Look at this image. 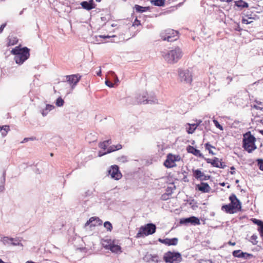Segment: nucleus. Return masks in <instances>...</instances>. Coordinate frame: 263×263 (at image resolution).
<instances>
[{"label":"nucleus","mask_w":263,"mask_h":263,"mask_svg":"<svg viewBox=\"0 0 263 263\" xmlns=\"http://www.w3.org/2000/svg\"><path fill=\"white\" fill-rule=\"evenodd\" d=\"M178 31L171 29H168L162 32L160 34L161 39L167 42H173L178 39Z\"/></svg>","instance_id":"nucleus-7"},{"label":"nucleus","mask_w":263,"mask_h":263,"mask_svg":"<svg viewBox=\"0 0 263 263\" xmlns=\"http://www.w3.org/2000/svg\"><path fill=\"white\" fill-rule=\"evenodd\" d=\"M111 143V142L110 140H105V141H103L102 142L100 143L99 144V146L101 149H102L103 150H105L106 148H107V147L109 144H110Z\"/></svg>","instance_id":"nucleus-30"},{"label":"nucleus","mask_w":263,"mask_h":263,"mask_svg":"<svg viewBox=\"0 0 263 263\" xmlns=\"http://www.w3.org/2000/svg\"><path fill=\"white\" fill-rule=\"evenodd\" d=\"M198 190L203 193H209L210 191L211 187L208 183L201 182L200 184L197 185Z\"/></svg>","instance_id":"nucleus-19"},{"label":"nucleus","mask_w":263,"mask_h":263,"mask_svg":"<svg viewBox=\"0 0 263 263\" xmlns=\"http://www.w3.org/2000/svg\"><path fill=\"white\" fill-rule=\"evenodd\" d=\"M187 202L193 210H195L198 208L197 202L194 199L189 200Z\"/></svg>","instance_id":"nucleus-37"},{"label":"nucleus","mask_w":263,"mask_h":263,"mask_svg":"<svg viewBox=\"0 0 263 263\" xmlns=\"http://www.w3.org/2000/svg\"><path fill=\"white\" fill-rule=\"evenodd\" d=\"M93 193L92 191L88 190L85 192L82 195V198L88 199V197H90Z\"/></svg>","instance_id":"nucleus-40"},{"label":"nucleus","mask_w":263,"mask_h":263,"mask_svg":"<svg viewBox=\"0 0 263 263\" xmlns=\"http://www.w3.org/2000/svg\"><path fill=\"white\" fill-rule=\"evenodd\" d=\"M251 22H252V21H249L248 20H247L246 18H243L242 19V23L243 24H249L251 23Z\"/></svg>","instance_id":"nucleus-52"},{"label":"nucleus","mask_w":263,"mask_h":263,"mask_svg":"<svg viewBox=\"0 0 263 263\" xmlns=\"http://www.w3.org/2000/svg\"><path fill=\"white\" fill-rule=\"evenodd\" d=\"M178 77L180 82L185 84H191L193 80L192 69H181L178 70Z\"/></svg>","instance_id":"nucleus-5"},{"label":"nucleus","mask_w":263,"mask_h":263,"mask_svg":"<svg viewBox=\"0 0 263 263\" xmlns=\"http://www.w3.org/2000/svg\"><path fill=\"white\" fill-rule=\"evenodd\" d=\"M257 164L260 170L263 171V160L259 159L257 160Z\"/></svg>","instance_id":"nucleus-47"},{"label":"nucleus","mask_w":263,"mask_h":263,"mask_svg":"<svg viewBox=\"0 0 263 263\" xmlns=\"http://www.w3.org/2000/svg\"><path fill=\"white\" fill-rule=\"evenodd\" d=\"M54 108V106L51 104H46V107L44 109L41 110V114L43 117L46 116L49 111L53 110Z\"/></svg>","instance_id":"nucleus-23"},{"label":"nucleus","mask_w":263,"mask_h":263,"mask_svg":"<svg viewBox=\"0 0 263 263\" xmlns=\"http://www.w3.org/2000/svg\"><path fill=\"white\" fill-rule=\"evenodd\" d=\"M81 77L82 76L79 74H71L66 76V80L70 85L71 89H73L75 88Z\"/></svg>","instance_id":"nucleus-9"},{"label":"nucleus","mask_w":263,"mask_h":263,"mask_svg":"<svg viewBox=\"0 0 263 263\" xmlns=\"http://www.w3.org/2000/svg\"><path fill=\"white\" fill-rule=\"evenodd\" d=\"M158 241L163 243L166 246H176L178 242V239L177 238H166L165 239L159 238Z\"/></svg>","instance_id":"nucleus-15"},{"label":"nucleus","mask_w":263,"mask_h":263,"mask_svg":"<svg viewBox=\"0 0 263 263\" xmlns=\"http://www.w3.org/2000/svg\"><path fill=\"white\" fill-rule=\"evenodd\" d=\"M102 221L97 217H92L86 222L85 226L87 227L88 225H90V227H95L97 226L101 225Z\"/></svg>","instance_id":"nucleus-16"},{"label":"nucleus","mask_w":263,"mask_h":263,"mask_svg":"<svg viewBox=\"0 0 263 263\" xmlns=\"http://www.w3.org/2000/svg\"><path fill=\"white\" fill-rule=\"evenodd\" d=\"M256 138L249 131L243 134L242 147L249 153H252L257 148L255 145Z\"/></svg>","instance_id":"nucleus-3"},{"label":"nucleus","mask_w":263,"mask_h":263,"mask_svg":"<svg viewBox=\"0 0 263 263\" xmlns=\"http://www.w3.org/2000/svg\"><path fill=\"white\" fill-rule=\"evenodd\" d=\"M29 141L28 138H25L21 142V143H24Z\"/></svg>","instance_id":"nucleus-60"},{"label":"nucleus","mask_w":263,"mask_h":263,"mask_svg":"<svg viewBox=\"0 0 263 263\" xmlns=\"http://www.w3.org/2000/svg\"><path fill=\"white\" fill-rule=\"evenodd\" d=\"M254 108L256 109H259V110H262L263 109V108L262 107H259V106H258L257 105H254Z\"/></svg>","instance_id":"nucleus-59"},{"label":"nucleus","mask_w":263,"mask_h":263,"mask_svg":"<svg viewBox=\"0 0 263 263\" xmlns=\"http://www.w3.org/2000/svg\"><path fill=\"white\" fill-rule=\"evenodd\" d=\"M28 139H29V140H30V141H34V140H36V138L35 137H29V138H28Z\"/></svg>","instance_id":"nucleus-63"},{"label":"nucleus","mask_w":263,"mask_h":263,"mask_svg":"<svg viewBox=\"0 0 263 263\" xmlns=\"http://www.w3.org/2000/svg\"><path fill=\"white\" fill-rule=\"evenodd\" d=\"M97 75L98 76H101V69L100 67L99 68V71L97 72Z\"/></svg>","instance_id":"nucleus-62"},{"label":"nucleus","mask_w":263,"mask_h":263,"mask_svg":"<svg viewBox=\"0 0 263 263\" xmlns=\"http://www.w3.org/2000/svg\"><path fill=\"white\" fill-rule=\"evenodd\" d=\"M163 259L166 263H179L182 260L181 255L178 252L168 251L163 256Z\"/></svg>","instance_id":"nucleus-6"},{"label":"nucleus","mask_w":263,"mask_h":263,"mask_svg":"<svg viewBox=\"0 0 263 263\" xmlns=\"http://www.w3.org/2000/svg\"><path fill=\"white\" fill-rule=\"evenodd\" d=\"M108 249H109L112 252L118 253L121 252V248L120 246L110 243L108 246Z\"/></svg>","instance_id":"nucleus-24"},{"label":"nucleus","mask_w":263,"mask_h":263,"mask_svg":"<svg viewBox=\"0 0 263 263\" xmlns=\"http://www.w3.org/2000/svg\"><path fill=\"white\" fill-rule=\"evenodd\" d=\"M139 101L141 103H143V104H154L158 103V100L154 94L147 95L146 93V98L143 100L140 99Z\"/></svg>","instance_id":"nucleus-14"},{"label":"nucleus","mask_w":263,"mask_h":263,"mask_svg":"<svg viewBox=\"0 0 263 263\" xmlns=\"http://www.w3.org/2000/svg\"><path fill=\"white\" fill-rule=\"evenodd\" d=\"M258 231L259 232L260 236L263 237V225L261 226L260 228H258Z\"/></svg>","instance_id":"nucleus-51"},{"label":"nucleus","mask_w":263,"mask_h":263,"mask_svg":"<svg viewBox=\"0 0 263 263\" xmlns=\"http://www.w3.org/2000/svg\"><path fill=\"white\" fill-rule=\"evenodd\" d=\"M6 26V23L2 24L0 27V33H2L4 29Z\"/></svg>","instance_id":"nucleus-54"},{"label":"nucleus","mask_w":263,"mask_h":263,"mask_svg":"<svg viewBox=\"0 0 263 263\" xmlns=\"http://www.w3.org/2000/svg\"><path fill=\"white\" fill-rule=\"evenodd\" d=\"M120 159L121 161H122L123 162H127V157L126 156H123L120 158Z\"/></svg>","instance_id":"nucleus-55"},{"label":"nucleus","mask_w":263,"mask_h":263,"mask_svg":"<svg viewBox=\"0 0 263 263\" xmlns=\"http://www.w3.org/2000/svg\"><path fill=\"white\" fill-rule=\"evenodd\" d=\"M219 162V159L217 157H215L214 159L212 160L211 164L213 166L217 167Z\"/></svg>","instance_id":"nucleus-45"},{"label":"nucleus","mask_w":263,"mask_h":263,"mask_svg":"<svg viewBox=\"0 0 263 263\" xmlns=\"http://www.w3.org/2000/svg\"><path fill=\"white\" fill-rule=\"evenodd\" d=\"M116 151L119 150L122 148V146L121 144H117L115 145Z\"/></svg>","instance_id":"nucleus-56"},{"label":"nucleus","mask_w":263,"mask_h":263,"mask_svg":"<svg viewBox=\"0 0 263 263\" xmlns=\"http://www.w3.org/2000/svg\"><path fill=\"white\" fill-rule=\"evenodd\" d=\"M165 0H151V3L156 6H163L165 4Z\"/></svg>","instance_id":"nucleus-31"},{"label":"nucleus","mask_w":263,"mask_h":263,"mask_svg":"<svg viewBox=\"0 0 263 263\" xmlns=\"http://www.w3.org/2000/svg\"><path fill=\"white\" fill-rule=\"evenodd\" d=\"M146 98V92H143L142 94H139L136 97V102L138 104H143L139 101L140 99L143 100Z\"/></svg>","instance_id":"nucleus-35"},{"label":"nucleus","mask_w":263,"mask_h":263,"mask_svg":"<svg viewBox=\"0 0 263 263\" xmlns=\"http://www.w3.org/2000/svg\"><path fill=\"white\" fill-rule=\"evenodd\" d=\"M182 55V51L179 47H176L167 52H162V56L169 64L177 63L181 58Z\"/></svg>","instance_id":"nucleus-2"},{"label":"nucleus","mask_w":263,"mask_h":263,"mask_svg":"<svg viewBox=\"0 0 263 263\" xmlns=\"http://www.w3.org/2000/svg\"><path fill=\"white\" fill-rule=\"evenodd\" d=\"M233 255L235 257L242 258L244 257V252L240 250H235L232 252Z\"/></svg>","instance_id":"nucleus-32"},{"label":"nucleus","mask_w":263,"mask_h":263,"mask_svg":"<svg viewBox=\"0 0 263 263\" xmlns=\"http://www.w3.org/2000/svg\"><path fill=\"white\" fill-rule=\"evenodd\" d=\"M208 163H210L211 164L212 163V160L211 159H209V158H206L204 157V158H203Z\"/></svg>","instance_id":"nucleus-57"},{"label":"nucleus","mask_w":263,"mask_h":263,"mask_svg":"<svg viewBox=\"0 0 263 263\" xmlns=\"http://www.w3.org/2000/svg\"><path fill=\"white\" fill-rule=\"evenodd\" d=\"M230 204L234 206V208L237 211H238L241 209V203L240 200L237 198L234 194H232L229 197Z\"/></svg>","instance_id":"nucleus-10"},{"label":"nucleus","mask_w":263,"mask_h":263,"mask_svg":"<svg viewBox=\"0 0 263 263\" xmlns=\"http://www.w3.org/2000/svg\"><path fill=\"white\" fill-rule=\"evenodd\" d=\"M205 148L206 149L208 150L210 154L213 155L215 154L211 149V148H215V147L211 145L209 143H206L205 144Z\"/></svg>","instance_id":"nucleus-38"},{"label":"nucleus","mask_w":263,"mask_h":263,"mask_svg":"<svg viewBox=\"0 0 263 263\" xmlns=\"http://www.w3.org/2000/svg\"><path fill=\"white\" fill-rule=\"evenodd\" d=\"M105 84L110 88L113 87L114 85V84L108 80L105 81Z\"/></svg>","instance_id":"nucleus-49"},{"label":"nucleus","mask_w":263,"mask_h":263,"mask_svg":"<svg viewBox=\"0 0 263 263\" xmlns=\"http://www.w3.org/2000/svg\"><path fill=\"white\" fill-rule=\"evenodd\" d=\"M104 227L109 231H111L112 229V224L109 221H105L104 223Z\"/></svg>","instance_id":"nucleus-41"},{"label":"nucleus","mask_w":263,"mask_h":263,"mask_svg":"<svg viewBox=\"0 0 263 263\" xmlns=\"http://www.w3.org/2000/svg\"><path fill=\"white\" fill-rule=\"evenodd\" d=\"M22 238L16 237L15 238L11 237V245H12L13 246H21V247H23V245L21 242L22 241Z\"/></svg>","instance_id":"nucleus-21"},{"label":"nucleus","mask_w":263,"mask_h":263,"mask_svg":"<svg viewBox=\"0 0 263 263\" xmlns=\"http://www.w3.org/2000/svg\"><path fill=\"white\" fill-rule=\"evenodd\" d=\"M10 130L9 126L8 125H4L1 127V132L2 135L4 137L6 136L8 132Z\"/></svg>","instance_id":"nucleus-33"},{"label":"nucleus","mask_w":263,"mask_h":263,"mask_svg":"<svg viewBox=\"0 0 263 263\" xmlns=\"http://www.w3.org/2000/svg\"><path fill=\"white\" fill-rule=\"evenodd\" d=\"M82 204L85 209H87L90 206L91 203L88 199L82 198Z\"/></svg>","instance_id":"nucleus-34"},{"label":"nucleus","mask_w":263,"mask_h":263,"mask_svg":"<svg viewBox=\"0 0 263 263\" xmlns=\"http://www.w3.org/2000/svg\"><path fill=\"white\" fill-rule=\"evenodd\" d=\"M158 256L156 254H147L145 255L144 259L147 261H154L157 263L159 261Z\"/></svg>","instance_id":"nucleus-22"},{"label":"nucleus","mask_w":263,"mask_h":263,"mask_svg":"<svg viewBox=\"0 0 263 263\" xmlns=\"http://www.w3.org/2000/svg\"><path fill=\"white\" fill-rule=\"evenodd\" d=\"M134 9L136 10L137 12L142 13L146 12L149 10V7H142L138 5H135Z\"/></svg>","instance_id":"nucleus-26"},{"label":"nucleus","mask_w":263,"mask_h":263,"mask_svg":"<svg viewBox=\"0 0 263 263\" xmlns=\"http://www.w3.org/2000/svg\"><path fill=\"white\" fill-rule=\"evenodd\" d=\"M9 41L8 44L9 45H13L16 44L17 42V41L15 40V38H14V40H12V42H11V39L9 38Z\"/></svg>","instance_id":"nucleus-53"},{"label":"nucleus","mask_w":263,"mask_h":263,"mask_svg":"<svg viewBox=\"0 0 263 263\" xmlns=\"http://www.w3.org/2000/svg\"><path fill=\"white\" fill-rule=\"evenodd\" d=\"M177 159H175V155L172 154L167 155L166 160L164 162V166L167 168H171L175 165V162Z\"/></svg>","instance_id":"nucleus-12"},{"label":"nucleus","mask_w":263,"mask_h":263,"mask_svg":"<svg viewBox=\"0 0 263 263\" xmlns=\"http://www.w3.org/2000/svg\"><path fill=\"white\" fill-rule=\"evenodd\" d=\"M235 6L239 8H248L249 7L248 4L242 0L235 1Z\"/></svg>","instance_id":"nucleus-29"},{"label":"nucleus","mask_w":263,"mask_h":263,"mask_svg":"<svg viewBox=\"0 0 263 263\" xmlns=\"http://www.w3.org/2000/svg\"><path fill=\"white\" fill-rule=\"evenodd\" d=\"M134 23L135 25H138L140 24V22L136 18Z\"/></svg>","instance_id":"nucleus-58"},{"label":"nucleus","mask_w":263,"mask_h":263,"mask_svg":"<svg viewBox=\"0 0 263 263\" xmlns=\"http://www.w3.org/2000/svg\"><path fill=\"white\" fill-rule=\"evenodd\" d=\"M187 151L189 153L201 158H204V156L200 153V151L194 147L189 145L187 147Z\"/></svg>","instance_id":"nucleus-18"},{"label":"nucleus","mask_w":263,"mask_h":263,"mask_svg":"<svg viewBox=\"0 0 263 263\" xmlns=\"http://www.w3.org/2000/svg\"><path fill=\"white\" fill-rule=\"evenodd\" d=\"M6 181V171L3 172L2 176L0 178V192L5 190V183Z\"/></svg>","instance_id":"nucleus-25"},{"label":"nucleus","mask_w":263,"mask_h":263,"mask_svg":"<svg viewBox=\"0 0 263 263\" xmlns=\"http://www.w3.org/2000/svg\"><path fill=\"white\" fill-rule=\"evenodd\" d=\"M226 167V165L222 162H219L217 167L220 168H224Z\"/></svg>","instance_id":"nucleus-50"},{"label":"nucleus","mask_w":263,"mask_h":263,"mask_svg":"<svg viewBox=\"0 0 263 263\" xmlns=\"http://www.w3.org/2000/svg\"><path fill=\"white\" fill-rule=\"evenodd\" d=\"M227 79L229 80V82H228V84H229L232 81V78L230 77V76H228L227 78Z\"/></svg>","instance_id":"nucleus-61"},{"label":"nucleus","mask_w":263,"mask_h":263,"mask_svg":"<svg viewBox=\"0 0 263 263\" xmlns=\"http://www.w3.org/2000/svg\"><path fill=\"white\" fill-rule=\"evenodd\" d=\"M64 103V100L61 97H59L55 101V104L58 107H62Z\"/></svg>","instance_id":"nucleus-39"},{"label":"nucleus","mask_w":263,"mask_h":263,"mask_svg":"<svg viewBox=\"0 0 263 263\" xmlns=\"http://www.w3.org/2000/svg\"><path fill=\"white\" fill-rule=\"evenodd\" d=\"M81 5L83 8L87 10H90L95 8L96 6L93 0H89L88 2L83 1L81 3Z\"/></svg>","instance_id":"nucleus-17"},{"label":"nucleus","mask_w":263,"mask_h":263,"mask_svg":"<svg viewBox=\"0 0 263 263\" xmlns=\"http://www.w3.org/2000/svg\"><path fill=\"white\" fill-rule=\"evenodd\" d=\"M99 37H102V38H104V39H107V38L110 37V36H109V35H106V36H105V35H100Z\"/></svg>","instance_id":"nucleus-64"},{"label":"nucleus","mask_w":263,"mask_h":263,"mask_svg":"<svg viewBox=\"0 0 263 263\" xmlns=\"http://www.w3.org/2000/svg\"><path fill=\"white\" fill-rule=\"evenodd\" d=\"M252 257H253V255L252 254L244 252V257H243L242 258L246 259H248Z\"/></svg>","instance_id":"nucleus-48"},{"label":"nucleus","mask_w":263,"mask_h":263,"mask_svg":"<svg viewBox=\"0 0 263 263\" xmlns=\"http://www.w3.org/2000/svg\"><path fill=\"white\" fill-rule=\"evenodd\" d=\"M193 173L195 178L201 181L207 180L210 178V176L205 175L199 169L193 170Z\"/></svg>","instance_id":"nucleus-13"},{"label":"nucleus","mask_w":263,"mask_h":263,"mask_svg":"<svg viewBox=\"0 0 263 263\" xmlns=\"http://www.w3.org/2000/svg\"><path fill=\"white\" fill-rule=\"evenodd\" d=\"M30 49L26 47L21 48L16 46L13 48L11 53L14 55V60L16 64H22L30 56Z\"/></svg>","instance_id":"nucleus-1"},{"label":"nucleus","mask_w":263,"mask_h":263,"mask_svg":"<svg viewBox=\"0 0 263 263\" xmlns=\"http://www.w3.org/2000/svg\"><path fill=\"white\" fill-rule=\"evenodd\" d=\"M187 125L189 126L188 127H186V132L188 134H193L195 129L197 128V127L198 126V124H190L188 123Z\"/></svg>","instance_id":"nucleus-27"},{"label":"nucleus","mask_w":263,"mask_h":263,"mask_svg":"<svg viewBox=\"0 0 263 263\" xmlns=\"http://www.w3.org/2000/svg\"><path fill=\"white\" fill-rule=\"evenodd\" d=\"M180 223L181 224H185L191 223L193 225H198L200 224L199 219L195 216H191L188 218L181 219Z\"/></svg>","instance_id":"nucleus-11"},{"label":"nucleus","mask_w":263,"mask_h":263,"mask_svg":"<svg viewBox=\"0 0 263 263\" xmlns=\"http://www.w3.org/2000/svg\"><path fill=\"white\" fill-rule=\"evenodd\" d=\"M221 210L229 214H233L237 212V210L235 209L234 206H232L230 203L222 205Z\"/></svg>","instance_id":"nucleus-20"},{"label":"nucleus","mask_w":263,"mask_h":263,"mask_svg":"<svg viewBox=\"0 0 263 263\" xmlns=\"http://www.w3.org/2000/svg\"><path fill=\"white\" fill-rule=\"evenodd\" d=\"M1 241L5 245H11V237H8V236H4L1 238Z\"/></svg>","instance_id":"nucleus-36"},{"label":"nucleus","mask_w":263,"mask_h":263,"mask_svg":"<svg viewBox=\"0 0 263 263\" xmlns=\"http://www.w3.org/2000/svg\"><path fill=\"white\" fill-rule=\"evenodd\" d=\"M125 102L127 104H134L136 103V101L130 97H127L125 99Z\"/></svg>","instance_id":"nucleus-43"},{"label":"nucleus","mask_w":263,"mask_h":263,"mask_svg":"<svg viewBox=\"0 0 263 263\" xmlns=\"http://www.w3.org/2000/svg\"><path fill=\"white\" fill-rule=\"evenodd\" d=\"M213 123L215 125V126L218 129H219L220 130H223V128L222 127V125H221L219 122H218L217 120H215V119H214L213 120Z\"/></svg>","instance_id":"nucleus-44"},{"label":"nucleus","mask_w":263,"mask_h":263,"mask_svg":"<svg viewBox=\"0 0 263 263\" xmlns=\"http://www.w3.org/2000/svg\"><path fill=\"white\" fill-rule=\"evenodd\" d=\"M257 236L255 234H253V235L251 236L250 238V241L252 243L253 245H255L257 243Z\"/></svg>","instance_id":"nucleus-42"},{"label":"nucleus","mask_w":263,"mask_h":263,"mask_svg":"<svg viewBox=\"0 0 263 263\" xmlns=\"http://www.w3.org/2000/svg\"><path fill=\"white\" fill-rule=\"evenodd\" d=\"M108 175L111 178L116 180H118L122 178V175L119 170V167L117 165H111L108 171Z\"/></svg>","instance_id":"nucleus-8"},{"label":"nucleus","mask_w":263,"mask_h":263,"mask_svg":"<svg viewBox=\"0 0 263 263\" xmlns=\"http://www.w3.org/2000/svg\"><path fill=\"white\" fill-rule=\"evenodd\" d=\"M116 151L115 145L110 146L107 150L106 152H102L99 151L98 153V156L99 157H102L104 156L105 154H109L110 153H111L112 152Z\"/></svg>","instance_id":"nucleus-28"},{"label":"nucleus","mask_w":263,"mask_h":263,"mask_svg":"<svg viewBox=\"0 0 263 263\" xmlns=\"http://www.w3.org/2000/svg\"><path fill=\"white\" fill-rule=\"evenodd\" d=\"M252 221L254 223L257 224L259 226V228H260L261 226L263 225V221L260 220L253 218Z\"/></svg>","instance_id":"nucleus-46"},{"label":"nucleus","mask_w":263,"mask_h":263,"mask_svg":"<svg viewBox=\"0 0 263 263\" xmlns=\"http://www.w3.org/2000/svg\"><path fill=\"white\" fill-rule=\"evenodd\" d=\"M156 226L152 223H147L141 226L137 233L136 238L144 237L145 236L152 235L155 233Z\"/></svg>","instance_id":"nucleus-4"}]
</instances>
